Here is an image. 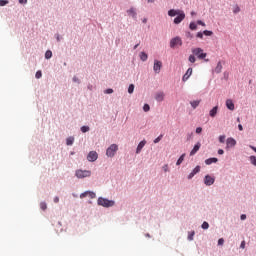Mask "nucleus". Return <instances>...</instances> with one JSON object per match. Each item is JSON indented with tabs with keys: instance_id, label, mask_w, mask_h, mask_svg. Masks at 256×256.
I'll return each mask as SVG.
<instances>
[{
	"instance_id": "1",
	"label": "nucleus",
	"mask_w": 256,
	"mask_h": 256,
	"mask_svg": "<svg viewBox=\"0 0 256 256\" xmlns=\"http://www.w3.org/2000/svg\"><path fill=\"white\" fill-rule=\"evenodd\" d=\"M98 205H100L101 207H113L115 205V201L99 197Z\"/></svg>"
},
{
	"instance_id": "2",
	"label": "nucleus",
	"mask_w": 256,
	"mask_h": 256,
	"mask_svg": "<svg viewBox=\"0 0 256 256\" xmlns=\"http://www.w3.org/2000/svg\"><path fill=\"white\" fill-rule=\"evenodd\" d=\"M119 151V146L117 144L110 145L106 150L107 157H115V154Z\"/></svg>"
},
{
	"instance_id": "3",
	"label": "nucleus",
	"mask_w": 256,
	"mask_h": 256,
	"mask_svg": "<svg viewBox=\"0 0 256 256\" xmlns=\"http://www.w3.org/2000/svg\"><path fill=\"white\" fill-rule=\"evenodd\" d=\"M183 45V40H181V37L176 36L170 40V47L171 49H175L176 47H181Z\"/></svg>"
},
{
	"instance_id": "4",
	"label": "nucleus",
	"mask_w": 256,
	"mask_h": 256,
	"mask_svg": "<svg viewBox=\"0 0 256 256\" xmlns=\"http://www.w3.org/2000/svg\"><path fill=\"white\" fill-rule=\"evenodd\" d=\"M75 175L78 179H85V177H89L91 175V170L78 169L76 170Z\"/></svg>"
},
{
	"instance_id": "5",
	"label": "nucleus",
	"mask_w": 256,
	"mask_h": 256,
	"mask_svg": "<svg viewBox=\"0 0 256 256\" xmlns=\"http://www.w3.org/2000/svg\"><path fill=\"white\" fill-rule=\"evenodd\" d=\"M192 53L199 59H205L207 57V53H204L202 48H193Z\"/></svg>"
},
{
	"instance_id": "6",
	"label": "nucleus",
	"mask_w": 256,
	"mask_h": 256,
	"mask_svg": "<svg viewBox=\"0 0 256 256\" xmlns=\"http://www.w3.org/2000/svg\"><path fill=\"white\" fill-rule=\"evenodd\" d=\"M237 145V141L234 138H227L226 140V150L229 151V149H232V147H235Z\"/></svg>"
},
{
	"instance_id": "7",
	"label": "nucleus",
	"mask_w": 256,
	"mask_h": 256,
	"mask_svg": "<svg viewBox=\"0 0 256 256\" xmlns=\"http://www.w3.org/2000/svg\"><path fill=\"white\" fill-rule=\"evenodd\" d=\"M96 159H99V154H97V152H95V151H90L87 156V160L90 163H93V162H95Z\"/></svg>"
},
{
	"instance_id": "8",
	"label": "nucleus",
	"mask_w": 256,
	"mask_h": 256,
	"mask_svg": "<svg viewBox=\"0 0 256 256\" xmlns=\"http://www.w3.org/2000/svg\"><path fill=\"white\" fill-rule=\"evenodd\" d=\"M161 67H163V62L159 61V60H155L154 61V72L155 73H161Z\"/></svg>"
},
{
	"instance_id": "9",
	"label": "nucleus",
	"mask_w": 256,
	"mask_h": 256,
	"mask_svg": "<svg viewBox=\"0 0 256 256\" xmlns=\"http://www.w3.org/2000/svg\"><path fill=\"white\" fill-rule=\"evenodd\" d=\"M85 197H90V199H95L97 195L95 194V192H91V191H86L80 194V199H85Z\"/></svg>"
},
{
	"instance_id": "10",
	"label": "nucleus",
	"mask_w": 256,
	"mask_h": 256,
	"mask_svg": "<svg viewBox=\"0 0 256 256\" xmlns=\"http://www.w3.org/2000/svg\"><path fill=\"white\" fill-rule=\"evenodd\" d=\"M183 19H185V12L181 10L180 13L177 15V17L174 19L175 25H179V23H181Z\"/></svg>"
},
{
	"instance_id": "11",
	"label": "nucleus",
	"mask_w": 256,
	"mask_h": 256,
	"mask_svg": "<svg viewBox=\"0 0 256 256\" xmlns=\"http://www.w3.org/2000/svg\"><path fill=\"white\" fill-rule=\"evenodd\" d=\"M204 183H205V185L210 187V185H213V183H215V178L212 176L206 175L204 178Z\"/></svg>"
},
{
	"instance_id": "12",
	"label": "nucleus",
	"mask_w": 256,
	"mask_h": 256,
	"mask_svg": "<svg viewBox=\"0 0 256 256\" xmlns=\"http://www.w3.org/2000/svg\"><path fill=\"white\" fill-rule=\"evenodd\" d=\"M191 75H193V68H188L186 73L182 77V81H184V82L187 81L189 79V77H191Z\"/></svg>"
},
{
	"instance_id": "13",
	"label": "nucleus",
	"mask_w": 256,
	"mask_h": 256,
	"mask_svg": "<svg viewBox=\"0 0 256 256\" xmlns=\"http://www.w3.org/2000/svg\"><path fill=\"white\" fill-rule=\"evenodd\" d=\"M201 171V166H196L193 171L188 175V179H193L197 173Z\"/></svg>"
},
{
	"instance_id": "14",
	"label": "nucleus",
	"mask_w": 256,
	"mask_h": 256,
	"mask_svg": "<svg viewBox=\"0 0 256 256\" xmlns=\"http://www.w3.org/2000/svg\"><path fill=\"white\" fill-rule=\"evenodd\" d=\"M226 107H227V109H229L230 111H235V103H233V100L227 99V100H226Z\"/></svg>"
},
{
	"instance_id": "15",
	"label": "nucleus",
	"mask_w": 256,
	"mask_h": 256,
	"mask_svg": "<svg viewBox=\"0 0 256 256\" xmlns=\"http://www.w3.org/2000/svg\"><path fill=\"white\" fill-rule=\"evenodd\" d=\"M145 145H147V141H145V140H142V141L138 144L137 149H136L137 155H139V153H141V151H142L143 147H145Z\"/></svg>"
},
{
	"instance_id": "16",
	"label": "nucleus",
	"mask_w": 256,
	"mask_h": 256,
	"mask_svg": "<svg viewBox=\"0 0 256 256\" xmlns=\"http://www.w3.org/2000/svg\"><path fill=\"white\" fill-rule=\"evenodd\" d=\"M155 99H156V101L161 103V101H163V99H165V93H163V92L156 93Z\"/></svg>"
},
{
	"instance_id": "17",
	"label": "nucleus",
	"mask_w": 256,
	"mask_h": 256,
	"mask_svg": "<svg viewBox=\"0 0 256 256\" xmlns=\"http://www.w3.org/2000/svg\"><path fill=\"white\" fill-rule=\"evenodd\" d=\"M218 111H219V106L213 107V108L210 110V112H209L210 117H216Z\"/></svg>"
},
{
	"instance_id": "18",
	"label": "nucleus",
	"mask_w": 256,
	"mask_h": 256,
	"mask_svg": "<svg viewBox=\"0 0 256 256\" xmlns=\"http://www.w3.org/2000/svg\"><path fill=\"white\" fill-rule=\"evenodd\" d=\"M199 149H201V143H197L194 148L191 150L190 155L193 156L195 155V153H197V151H199Z\"/></svg>"
},
{
	"instance_id": "19",
	"label": "nucleus",
	"mask_w": 256,
	"mask_h": 256,
	"mask_svg": "<svg viewBox=\"0 0 256 256\" xmlns=\"http://www.w3.org/2000/svg\"><path fill=\"white\" fill-rule=\"evenodd\" d=\"M180 13H181V10L171 9V10L168 11L169 17H175L176 15H178Z\"/></svg>"
},
{
	"instance_id": "20",
	"label": "nucleus",
	"mask_w": 256,
	"mask_h": 256,
	"mask_svg": "<svg viewBox=\"0 0 256 256\" xmlns=\"http://www.w3.org/2000/svg\"><path fill=\"white\" fill-rule=\"evenodd\" d=\"M128 15H131V17H133V19H136L137 18V12H135V8H130L128 11H127Z\"/></svg>"
},
{
	"instance_id": "21",
	"label": "nucleus",
	"mask_w": 256,
	"mask_h": 256,
	"mask_svg": "<svg viewBox=\"0 0 256 256\" xmlns=\"http://www.w3.org/2000/svg\"><path fill=\"white\" fill-rule=\"evenodd\" d=\"M219 160L217 158H208L205 160L206 165H212V163H217Z\"/></svg>"
},
{
	"instance_id": "22",
	"label": "nucleus",
	"mask_w": 256,
	"mask_h": 256,
	"mask_svg": "<svg viewBox=\"0 0 256 256\" xmlns=\"http://www.w3.org/2000/svg\"><path fill=\"white\" fill-rule=\"evenodd\" d=\"M199 103H201V100H194L190 102V105L193 109H197V107H199Z\"/></svg>"
},
{
	"instance_id": "23",
	"label": "nucleus",
	"mask_w": 256,
	"mask_h": 256,
	"mask_svg": "<svg viewBox=\"0 0 256 256\" xmlns=\"http://www.w3.org/2000/svg\"><path fill=\"white\" fill-rule=\"evenodd\" d=\"M75 142V138L73 136H70L66 139V145L71 146Z\"/></svg>"
},
{
	"instance_id": "24",
	"label": "nucleus",
	"mask_w": 256,
	"mask_h": 256,
	"mask_svg": "<svg viewBox=\"0 0 256 256\" xmlns=\"http://www.w3.org/2000/svg\"><path fill=\"white\" fill-rule=\"evenodd\" d=\"M222 69H223V65L221 64V62H218L215 68V73H221Z\"/></svg>"
},
{
	"instance_id": "25",
	"label": "nucleus",
	"mask_w": 256,
	"mask_h": 256,
	"mask_svg": "<svg viewBox=\"0 0 256 256\" xmlns=\"http://www.w3.org/2000/svg\"><path fill=\"white\" fill-rule=\"evenodd\" d=\"M185 161V154H182L176 162V165H181Z\"/></svg>"
},
{
	"instance_id": "26",
	"label": "nucleus",
	"mask_w": 256,
	"mask_h": 256,
	"mask_svg": "<svg viewBox=\"0 0 256 256\" xmlns=\"http://www.w3.org/2000/svg\"><path fill=\"white\" fill-rule=\"evenodd\" d=\"M140 59H141V61H147V59H148L147 53L141 52Z\"/></svg>"
},
{
	"instance_id": "27",
	"label": "nucleus",
	"mask_w": 256,
	"mask_h": 256,
	"mask_svg": "<svg viewBox=\"0 0 256 256\" xmlns=\"http://www.w3.org/2000/svg\"><path fill=\"white\" fill-rule=\"evenodd\" d=\"M53 57V52L51 50H47L45 53V59H51Z\"/></svg>"
},
{
	"instance_id": "28",
	"label": "nucleus",
	"mask_w": 256,
	"mask_h": 256,
	"mask_svg": "<svg viewBox=\"0 0 256 256\" xmlns=\"http://www.w3.org/2000/svg\"><path fill=\"white\" fill-rule=\"evenodd\" d=\"M135 91V85L130 84L128 87V93L131 95Z\"/></svg>"
},
{
	"instance_id": "29",
	"label": "nucleus",
	"mask_w": 256,
	"mask_h": 256,
	"mask_svg": "<svg viewBox=\"0 0 256 256\" xmlns=\"http://www.w3.org/2000/svg\"><path fill=\"white\" fill-rule=\"evenodd\" d=\"M189 27H190L191 31L197 30V24L195 22H191Z\"/></svg>"
},
{
	"instance_id": "30",
	"label": "nucleus",
	"mask_w": 256,
	"mask_h": 256,
	"mask_svg": "<svg viewBox=\"0 0 256 256\" xmlns=\"http://www.w3.org/2000/svg\"><path fill=\"white\" fill-rule=\"evenodd\" d=\"M40 209H42V211H46L47 210V203L41 202L40 203Z\"/></svg>"
},
{
	"instance_id": "31",
	"label": "nucleus",
	"mask_w": 256,
	"mask_h": 256,
	"mask_svg": "<svg viewBox=\"0 0 256 256\" xmlns=\"http://www.w3.org/2000/svg\"><path fill=\"white\" fill-rule=\"evenodd\" d=\"M203 35H206V37H211V35H213V31L205 30L203 31Z\"/></svg>"
},
{
	"instance_id": "32",
	"label": "nucleus",
	"mask_w": 256,
	"mask_h": 256,
	"mask_svg": "<svg viewBox=\"0 0 256 256\" xmlns=\"http://www.w3.org/2000/svg\"><path fill=\"white\" fill-rule=\"evenodd\" d=\"M36 79H41V77H43V73L41 72V70H38L35 74Z\"/></svg>"
},
{
	"instance_id": "33",
	"label": "nucleus",
	"mask_w": 256,
	"mask_h": 256,
	"mask_svg": "<svg viewBox=\"0 0 256 256\" xmlns=\"http://www.w3.org/2000/svg\"><path fill=\"white\" fill-rule=\"evenodd\" d=\"M188 60L190 61V63H195V61H197V59L195 58V55H190Z\"/></svg>"
},
{
	"instance_id": "34",
	"label": "nucleus",
	"mask_w": 256,
	"mask_h": 256,
	"mask_svg": "<svg viewBox=\"0 0 256 256\" xmlns=\"http://www.w3.org/2000/svg\"><path fill=\"white\" fill-rule=\"evenodd\" d=\"M151 110V107L149 106V104H145L144 106H143V111H145V113H147L148 111H150Z\"/></svg>"
},
{
	"instance_id": "35",
	"label": "nucleus",
	"mask_w": 256,
	"mask_h": 256,
	"mask_svg": "<svg viewBox=\"0 0 256 256\" xmlns=\"http://www.w3.org/2000/svg\"><path fill=\"white\" fill-rule=\"evenodd\" d=\"M9 3V1L7 0H0V7H5V5H7Z\"/></svg>"
},
{
	"instance_id": "36",
	"label": "nucleus",
	"mask_w": 256,
	"mask_h": 256,
	"mask_svg": "<svg viewBox=\"0 0 256 256\" xmlns=\"http://www.w3.org/2000/svg\"><path fill=\"white\" fill-rule=\"evenodd\" d=\"M81 131L82 133H87V131H89V126H82Z\"/></svg>"
},
{
	"instance_id": "37",
	"label": "nucleus",
	"mask_w": 256,
	"mask_h": 256,
	"mask_svg": "<svg viewBox=\"0 0 256 256\" xmlns=\"http://www.w3.org/2000/svg\"><path fill=\"white\" fill-rule=\"evenodd\" d=\"M225 139H226L225 135L219 136V143H225Z\"/></svg>"
},
{
	"instance_id": "38",
	"label": "nucleus",
	"mask_w": 256,
	"mask_h": 256,
	"mask_svg": "<svg viewBox=\"0 0 256 256\" xmlns=\"http://www.w3.org/2000/svg\"><path fill=\"white\" fill-rule=\"evenodd\" d=\"M250 161H251L252 165H255V167H256V157L255 156H251L250 157Z\"/></svg>"
},
{
	"instance_id": "39",
	"label": "nucleus",
	"mask_w": 256,
	"mask_h": 256,
	"mask_svg": "<svg viewBox=\"0 0 256 256\" xmlns=\"http://www.w3.org/2000/svg\"><path fill=\"white\" fill-rule=\"evenodd\" d=\"M162 169L165 173L169 172V165L165 164Z\"/></svg>"
},
{
	"instance_id": "40",
	"label": "nucleus",
	"mask_w": 256,
	"mask_h": 256,
	"mask_svg": "<svg viewBox=\"0 0 256 256\" xmlns=\"http://www.w3.org/2000/svg\"><path fill=\"white\" fill-rule=\"evenodd\" d=\"M194 236H195V232H191V234L188 235V240L193 241Z\"/></svg>"
},
{
	"instance_id": "41",
	"label": "nucleus",
	"mask_w": 256,
	"mask_h": 256,
	"mask_svg": "<svg viewBox=\"0 0 256 256\" xmlns=\"http://www.w3.org/2000/svg\"><path fill=\"white\" fill-rule=\"evenodd\" d=\"M202 229H209V223L203 222Z\"/></svg>"
},
{
	"instance_id": "42",
	"label": "nucleus",
	"mask_w": 256,
	"mask_h": 256,
	"mask_svg": "<svg viewBox=\"0 0 256 256\" xmlns=\"http://www.w3.org/2000/svg\"><path fill=\"white\" fill-rule=\"evenodd\" d=\"M161 139H163V135L158 136V137L154 140V143H159V141H161Z\"/></svg>"
},
{
	"instance_id": "43",
	"label": "nucleus",
	"mask_w": 256,
	"mask_h": 256,
	"mask_svg": "<svg viewBox=\"0 0 256 256\" xmlns=\"http://www.w3.org/2000/svg\"><path fill=\"white\" fill-rule=\"evenodd\" d=\"M239 11H241V8H239V6H235L233 13H239Z\"/></svg>"
},
{
	"instance_id": "44",
	"label": "nucleus",
	"mask_w": 256,
	"mask_h": 256,
	"mask_svg": "<svg viewBox=\"0 0 256 256\" xmlns=\"http://www.w3.org/2000/svg\"><path fill=\"white\" fill-rule=\"evenodd\" d=\"M104 93H106L107 95H111V93H113V89H106Z\"/></svg>"
},
{
	"instance_id": "45",
	"label": "nucleus",
	"mask_w": 256,
	"mask_h": 256,
	"mask_svg": "<svg viewBox=\"0 0 256 256\" xmlns=\"http://www.w3.org/2000/svg\"><path fill=\"white\" fill-rule=\"evenodd\" d=\"M196 37H198L199 39H203V32H198Z\"/></svg>"
},
{
	"instance_id": "46",
	"label": "nucleus",
	"mask_w": 256,
	"mask_h": 256,
	"mask_svg": "<svg viewBox=\"0 0 256 256\" xmlns=\"http://www.w3.org/2000/svg\"><path fill=\"white\" fill-rule=\"evenodd\" d=\"M197 25H202V27H205V22L198 20L197 21Z\"/></svg>"
},
{
	"instance_id": "47",
	"label": "nucleus",
	"mask_w": 256,
	"mask_h": 256,
	"mask_svg": "<svg viewBox=\"0 0 256 256\" xmlns=\"http://www.w3.org/2000/svg\"><path fill=\"white\" fill-rule=\"evenodd\" d=\"M223 243H225V240L223 238H220L218 240V245H223Z\"/></svg>"
},
{
	"instance_id": "48",
	"label": "nucleus",
	"mask_w": 256,
	"mask_h": 256,
	"mask_svg": "<svg viewBox=\"0 0 256 256\" xmlns=\"http://www.w3.org/2000/svg\"><path fill=\"white\" fill-rule=\"evenodd\" d=\"M240 219H241L242 221H245V220L247 219V215L242 214V215L240 216Z\"/></svg>"
},
{
	"instance_id": "49",
	"label": "nucleus",
	"mask_w": 256,
	"mask_h": 256,
	"mask_svg": "<svg viewBox=\"0 0 256 256\" xmlns=\"http://www.w3.org/2000/svg\"><path fill=\"white\" fill-rule=\"evenodd\" d=\"M21 5L27 4V0H18Z\"/></svg>"
},
{
	"instance_id": "50",
	"label": "nucleus",
	"mask_w": 256,
	"mask_h": 256,
	"mask_svg": "<svg viewBox=\"0 0 256 256\" xmlns=\"http://www.w3.org/2000/svg\"><path fill=\"white\" fill-rule=\"evenodd\" d=\"M203 131V128H201V127H198V128H196V133H201Z\"/></svg>"
},
{
	"instance_id": "51",
	"label": "nucleus",
	"mask_w": 256,
	"mask_h": 256,
	"mask_svg": "<svg viewBox=\"0 0 256 256\" xmlns=\"http://www.w3.org/2000/svg\"><path fill=\"white\" fill-rule=\"evenodd\" d=\"M73 81H74L75 83H79V78H77L76 76H74V77H73Z\"/></svg>"
},
{
	"instance_id": "52",
	"label": "nucleus",
	"mask_w": 256,
	"mask_h": 256,
	"mask_svg": "<svg viewBox=\"0 0 256 256\" xmlns=\"http://www.w3.org/2000/svg\"><path fill=\"white\" fill-rule=\"evenodd\" d=\"M223 153H225V151H223V149L218 150V155H223Z\"/></svg>"
},
{
	"instance_id": "53",
	"label": "nucleus",
	"mask_w": 256,
	"mask_h": 256,
	"mask_svg": "<svg viewBox=\"0 0 256 256\" xmlns=\"http://www.w3.org/2000/svg\"><path fill=\"white\" fill-rule=\"evenodd\" d=\"M240 247H241V249H245V241H242V242H241Z\"/></svg>"
},
{
	"instance_id": "54",
	"label": "nucleus",
	"mask_w": 256,
	"mask_h": 256,
	"mask_svg": "<svg viewBox=\"0 0 256 256\" xmlns=\"http://www.w3.org/2000/svg\"><path fill=\"white\" fill-rule=\"evenodd\" d=\"M238 129H239V131H243V125L239 124Z\"/></svg>"
},
{
	"instance_id": "55",
	"label": "nucleus",
	"mask_w": 256,
	"mask_h": 256,
	"mask_svg": "<svg viewBox=\"0 0 256 256\" xmlns=\"http://www.w3.org/2000/svg\"><path fill=\"white\" fill-rule=\"evenodd\" d=\"M58 202H59V197L56 196V197L54 198V203H58Z\"/></svg>"
},
{
	"instance_id": "56",
	"label": "nucleus",
	"mask_w": 256,
	"mask_h": 256,
	"mask_svg": "<svg viewBox=\"0 0 256 256\" xmlns=\"http://www.w3.org/2000/svg\"><path fill=\"white\" fill-rule=\"evenodd\" d=\"M250 149H253V151H255V153H256V148H255V146H250Z\"/></svg>"
},
{
	"instance_id": "57",
	"label": "nucleus",
	"mask_w": 256,
	"mask_h": 256,
	"mask_svg": "<svg viewBox=\"0 0 256 256\" xmlns=\"http://www.w3.org/2000/svg\"><path fill=\"white\" fill-rule=\"evenodd\" d=\"M148 3H154L155 0H147Z\"/></svg>"
},
{
	"instance_id": "58",
	"label": "nucleus",
	"mask_w": 256,
	"mask_h": 256,
	"mask_svg": "<svg viewBox=\"0 0 256 256\" xmlns=\"http://www.w3.org/2000/svg\"><path fill=\"white\" fill-rule=\"evenodd\" d=\"M143 23H147V19L146 18L143 19Z\"/></svg>"
},
{
	"instance_id": "59",
	"label": "nucleus",
	"mask_w": 256,
	"mask_h": 256,
	"mask_svg": "<svg viewBox=\"0 0 256 256\" xmlns=\"http://www.w3.org/2000/svg\"><path fill=\"white\" fill-rule=\"evenodd\" d=\"M137 47H139V44H136V45L134 46V49H137Z\"/></svg>"
},
{
	"instance_id": "60",
	"label": "nucleus",
	"mask_w": 256,
	"mask_h": 256,
	"mask_svg": "<svg viewBox=\"0 0 256 256\" xmlns=\"http://www.w3.org/2000/svg\"><path fill=\"white\" fill-rule=\"evenodd\" d=\"M237 121H238V123L241 121V119L240 118H237Z\"/></svg>"
},
{
	"instance_id": "61",
	"label": "nucleus",
	"mask_w": 256,
	"mask_h": 256,
	"mask_svg": "<svg viewBox=\"0 0 256 256\" xmlns=\"http://www.w3.org/2000/svg\"><path fill=\"white\" fill-rule=\"evenodd\" d=\"M146 237H151V235H149V234H146Z\"/></svg>"
},
{
	"instance_id": "62",
	"label": "nucleus",
	"mask_w": 256,
	"mask_h": 256,
	"mask_svg": "<svg viewBox=\"0 0 256 256\" xmlns=\"http://www.w3.org/2000/svg\"><path fill=\"white\" fill-rule=\"evenodd\" d=\"M191 15H195V12H192Z\"/></svg>"
},
{
	"instance_id": "63",
	"label": "nucleus",
	"mask_w": 256,
	"mask_h": 256,
	"mask_svg": "<svg viewBox=\"0 0 256 256\" xmlns=\"http://www.w3.org/2000/svg\"><path fill=\"white\" fill-rule=\"evenodd\" d=\"M71 155H75V153H74V152H71Z\"/></svg>"
},
{
	"instance_id": "64",
	"label": "nucleus",
	"mask_w": 256,
	"mask_h": 256,
	"mask_svg": "<svg viewBox=\"0 0 256 256\" xmlns=\"http://www.w3.org/2000/svg\"><path fill=\"white\" fill-rule=\"evenodd\" d=\"M57 41H59V38H57Z\"/></svg>"
}]
</instances>
